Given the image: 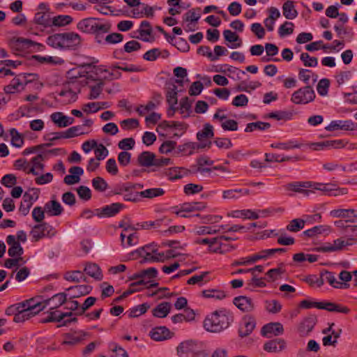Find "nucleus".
Masks as SVG:
<instances>
[{"instance_id": "1", "label": "nucleus", "mask_w": 357, "mask_h": 357, "mask_svg": "<svg viewBox=\"0 0 357 357\" xmlns=\"http://www.w3.org/2000/svg\"><path fill=\"white\" fill-rule=\"evenodd\" d=\"M234 321L232 312L226 309L215 310L204 321V328L211 333H220L228 328Z\"/></svg>"}, {"instance_id": "2", "label": "nucleus", "mask_w": 357, "mask_h": 357, "mask_svg": "<svg viewBox=\"0 0 357 357\" xmlns=\"http://www.w3.org/2000/svg\"><path fill=\"white\" fill-rule=\"evenodd\" d=\"M315 98V93L310 86H305L294 92L291 100L295 104H307Z\"/></svg>"}, {"instance_id": "3", "label": "nucleus", "mask_w": 357, "mask_h": 357, "mask_svg": "<svg viewBox=\"0 0 357 357\" xmlns=\"http://www.w3.org/2000/svg\"><path fill=\"white\" fill-rule=\"evenodd\" d=\"M202 344L192 340L181 342L177 347V354L180 357H195L202 348Z\"/></svg>"}, {"instance_id": "4", "label": "nucleus", "mask_w": 357, "mask_h": 357, "mask_svg": "<svg viewBox=\"0 0 357 357\" xmlns=\"http://www.w3.org/2000/svg\"><path fill=\"white\" fill-rule=\"evenodd\" d=\"M30 234L34 241H38L40 239L45 236H54L55 231L52 226L47 222H43L34 225Z\"/></svg>"}, {"instance_id": "5", "label": "nucleus", "mask_w": 357, "mask_h": 357, "mask_svg": "<svg viewBox=\"0 0 357 357\" xmlns=\"http://www.w3.org/2000/svg\"><path fill=\"white\" fill-rule=\"evenodd\" d=\"M97 18L89 17L79 21L77 25L79 30L84 33H93L96 30H106V27L100 26L101 24L98 23Z\"/></svg>"}, {"instance_id": "6", "label": "nucleus", "mask_w": 357, "mask_h": 357, "mask_svg": "<svg viewBox=\"0 0 357 357\" xmlns=\"http://www.w3.org/2000/svg\"><path fill=\"white\" fill-rule=\"evenodd\" d=\"M124 206H125L121 203H112L109 205L105 206L102 208H96L95 210L96 215L99 218L113 217L119 213Z\"/></svg>"}, {"instance_id": "7", "label": "nucleus", "mask_w": 357, "mask_h": 357, "mask_svg": "<svg viewBox=\"0 0 357 357\" xmlns=\"http://www.w3.org/2000/svg\"><path fill=\"white\" fill-rule=\"evenodd\" d=\"M96 68L95 66H93L91 63H84L82 66H79L77 68H74L70 69L66 73V79H86L87 80L89 79L88 75L89 72L84 68Z\"/></svg>"}, {"instance_id": "8", "label": "nucleus", "mask_w": 357, "mask_h": 357, "mask_svg": "<svg viewBox=\"0 0 357 357\" xmlns=\"http://www.w3.org/2000/svg\"><path fill=\"white\" fill-rule=\"evenodd\" d=\"M345 145L342 139L326 140L319 142L311 143L309 146L314 151H320L331 149H340Z\"/></svg>"}, {"instance_id": "9", "label": "nucleus", "mask_w": 357, "mask_h": 357, "mask_svg": "<svg viewBox=\"0 0 357 357\" xmlns=\"http://www.w3.org/2000/svg\"><path fill=\"white\" fill-rule=\"evenodd\" d=\"M284 333V328L280 322H271L265 324L261 329L262 336L271 338L273 336H278Z\"/></svg>"}, {"instance_id": "10", "label": "nucleus", "mask_w": 357, "mask_h": 357, "mask_svg": "<svg viewBox=\"0 0 357 357\" xmlns=\"http://www.w3.org/2000/svg\"><path fill=\"white\" fill-rule=\"evenodd\" d=\"M256 326V321L254 317L245 316L243 317L238 328V335L241 337L248 336Z\"/></svg>"}, {"instance_id": "11", "label": "nucleus", "mask_w": 357, "mask_h": 357, "mask_svg": "<svg viewBox=\"0 0 357 357\" xmlns=\"http://www.w3.org/2000/svg\"><path fill=\"white\" fill-rule=\"evenodd\" d=\"M82 43V39L78 33L74 32H64L63 40V49L76 50Z\"/></svg>"}, {"instance_id": "12", "label": "nucleus", "mask_w": 357, "mask_h": 357, "mask_svg": "<svg viewBox=\"0 0 357 357\" xmlns=\"http://www.w3.org/2000/svg\"><path fill=\"white\" fill-rule=\"evenodd\" d=\"M27 77H32V79L37 77V75L34 73H22L15 77L11 83L4 87V92L6 94L14 93L18 87L23 85L22 79H26Z\"/></svg>"}, {"instance_id": "13", "label": "nucleus", "mask_w": 357, "mask_h": 357, "mask_svg": "<svg viewBox=\"0 0 357 357\" xmlns=\"http://www.w3.org/2000/svg\"><path fill=\"white\" fill-rule=\"evenodd\" d=\"M87 84L86 79H68L63 83V88L69 91V93L73 94L74 100L77 99V93H80L81 89Z\"/></svg>"}, {"instance_id": "14", "label": "nucleus", "mask_w": 357, "mask_h": 357, "mask_svg": "<svg viewBox=\"0 0 357 357\" xmlns=\"http://www.w3.org/2000/svg\"><path fill=\"white\" fill-rule=\"evenodd\" d=\"M357 123H355L351 120H336L332 121L331 123L327 126L325 129L327 131L333 132L337 130H354L356 128Z\"/></svg>"}, {"instance_id": "15", "label": "nucleus", "mask_w": 357, "mask_h": 357, "mask_svg": "<svg viewBox=\"0 0 357 357\" xmlns=\"http://www.w3.org/2000/svg\"><path fill=\"white\" fill-rule=\"evenodd\" d=\"M233 303L240 310L244 312H250L255 309V303L252 299L245 296H236L233 300Z\"/></svg>"}, {"instance_id": "16", "label": "nucleus", "mask_w": 357, "mask_h": 357, "mask_svg": "<svg viewBox=\"0 0 357 357\" xmlns=\"http://www.w3.org/2000/svg\"><path fill=\"white\" fill-rule=\"evenodd\" d=\"M121 191L116 192V194H123V199L125 201L132 202H138L140 201V194L139 192L135 191L134 189L131 188V183H127L121 185Z\"/></svg>"}, {"instance_id": "17", "label": "nucleus", "mask_w": 357, "mask_h": 357, "mask_svg": "<svg viewBox=\"0 0 357 357\" xmlns=\"http://www.w3.org/2000/svg\"><path fill=\"white\" fill-rule=\"evenodd\" d=\"M318 309L325 310L331 312H339L347 314L350 312V309L341 304L329 301H321L319 302Z\"/></svg>"}, {"instance_id": "18", "label": "nucleus", "mask_w": 357, "mask_h": 357, "mask_svg": "<svg viewBox=\"0 0 357 357\" xmlns=\"http://www.w3.org/2000/svg\"><path fill=\"white\" fill-rule=\"evenodd\" d=\"M20 303L22 307L26 308L34 315L38 314L45 308V300L43 302H39L32 298L20 302Z\"/></svg>"}, {"instance_id": "19", "label": "nucleus", "mask_w": 357, "mask_h": 357, "mask_svg": "<svg viewBox=\"0 0 357 357\" xmlns=\"http://www.w3.org/2000/svg\"><path fill=\"white\" fill-rule=\"evenodd\" d=\"M10 46L17 51H24L31 47H35L36 46H41V44L30 39L17 38L11 41Z\"/></svg>"}, {"instance_id": "20", "label": "nucleus", "mask_w": 357, "mask_h": 357, "mask_svg": "<svg viewBox=\"0 0 357 357\" xmlns=\"http://www.w3.org/2000/svg\"><path fill=\"white\" fill-rule=\"evenodd\" d=\"M155 252H144L143 249H137L136 250L130 253V258L136 259L138 257H142L143 259L141 261V263H144L145 261H161L163 262V259L158 258V256L155 255Z\"/></svg>"}, {"instance_id": "21", "label": "nucleus", "mask_w": 357, "mask_h": 357, "mask_svg": "<svg viewBox=\"0 0 357 357\" xmlns=\"http://www.w3.org/2000/svg\"><path fill=\"white\" fill-rule=\"evenodd\" d=\"M317 322L315 316H310L303 319L298 326V332L301 336L307 335L313 329Z\"/></svg>"}, {"instance_id": "22", "label": "nucleus", "mask_w": 357, "mask_h": 357, "mask_svg": "<svg viewBox=\"0 0 357 357\" xmlns=\"http://www.w3.org/2000/svg\"><path fill=\"white\" fill-rule=\"evenodd\" d=\"M69 172L70 174L64 177L63 182L67 185H73L79 182L80 176L84 174V170L80 167L73 166L70 168Z\"/></svg>"}, {"instance_id": "23", "label": "nucleus", "mask_w": 357, "mask_h": 357, "mask_svg": "<svg viewBox=\"0 0 357 357\" xmlns=\"http://www.w3.org/2000/svg\"><path fill=\"white\" fill-rule=\"evenodd\" d=\"M286 347L285 341L282 338H276L266 342L264 344V349L268 352L278 353L282 351Z\"/></svg>"}, {"instance_id": "24", "label": "nucleus", "mask_w": 357, "mask_h": 357, "mask_svg": "<svg viewBox=\"0 0 357 357\" xmlns=\"http://www.w3.org/2000/svg\"><path fill=\"white\" fill-rule=\"evenodd\" d=\"M149 335L153 340L162 341L170 338L171 333L165 326H158L151 329Z\"/></svg>"}, {"instance_id": "25", "label": "nucleus", "mask_w": 357, "mask_h": 357, "mask_svg": "<svg viewBox=\"0 0 357 357\" xmlns=\"http://www.w3.org/2000/svg\"><path fill=\"white\" fill-rule=\"evenodd\" d=\"M67 294L66 293H59L54 294L51 298L45 300V307L51 305L50 310H53L57 307H59L66 302Z\"/></svg>"}, {"instance_id": "26", "label": "nucleus", "mask_w": 357, "mask_h": 357, "mask_svg": "<svg viewBox=\"0 0 357 357\" xmlns=\"http://www.w3.org/2000/svg\"><path fill=\"white\" fill-rule=\"evenodd\" d=\"M321 276L324 278V282H327L334 288L337 289H347L349 284L347 283H342L337 281L334 273L328 271H324L321 272Z\"/></svg>"}, {"instance_id": "27", "label": "nucleus", "mask_w": 357, "mask_h": 357, "mask_svg": "<svg viewBox=\"0 0 357 357\" xmlns=\"http://www.w3.org/2000/svg\"><path fill=\"white\" fill-rule=\"evenodd\" d=\"M88 335V333L82 331L73 334L67 333L65 335V338L62 342V344L75 345L79 343L82 340H84Z\"/></svg>"}, {"instance_id": "28", "label": "nucleus", "mask_w": 357, "mask_h": 357, "mask_svg": "<svg viewBox=\"0 0 357 357\" xmlns=\"http://www.w3.org/2000/svg\"><path fill=\"white\" fill-rule=\"evenodd\" d=\"M44 210L50 216H59L63 212L62 206L56 200H50L46 202Z\"/></svg>"}, {"instance_id": "29", "label": "nucleus", "mask_w": 357, "mask_h": 357, "mask_svg": "<svg viewBox=\"0 0 357 357\" xmlns=\"http://www.w3.org/2000/svg\"><path fill=\"white\" fill-rule=\"evenodd\" d=\"M52 121L55 123L59 128L67 127L73 123L75 119L63 114L62 112H54L51 115Z\"/></svg>"}, {"instance_id": "30", "label": "nucleus", "mask_w": 357, "mask_h": 357, "mask_svg": "<svg viewBox=\"0 0 357 357\" xmlns=\"http://www.w3.org/2000/svg\"><path fill=\"white\" fill-rule=\"evenodd\" d=\"M84 272L89 276L97 280H101L102 274L98 264L92 262H86L84 268Z\"/></svg>"}, {"instance_id": "31", "label": "nucleus", "mask_w": 357, "mask_h": 357, "mask_svg": "<svg viewBox=\"0 0 357 357\" xmlns=\"http://www.w3.org/2000/svg\"><path fill=\"white\" fill-rule=\"evenodd\" d=\"M206 206L204 202H185L181 206V208L175 211L176 214H179L183 212H192L195 211H202Z\"/></svg>"}, {"instance_id": "32", "label": "nucleus", "mask_w": 357, "mask_h": 357, "mask_svg": "<svg viewBox=\"0 0 357 357\" xmlns=\"http://www.w3.org/2000/svg\"><path fill=\"white\" fill-rule=\"evenodd\" d=\"M155 153L151 151H143L137 157V162L141 167H149L153 166Z\"/></svg>"}, {"instance_id": "33", "label": "nucleus", "mask_w": 357, "mask_h": 357, "mask_svg": "<svg viewBox=\"0 0 357 357\" xmlns=\"http://www.w3.org/2000/svg\"><path fill=\"white\" fill-rule=\"evenodd\" d=\"M223 36L225 40L229 43H232L229 47L231 49L239 47L242 45V40L240 37L234 32L231 30L226 29L223 31Z\"/></svg>"}, {"instance_id": "34", "label": "nucleus", "mask_w": 357, "mask_h": 357, "mask_svg": "<svg viewBox=\"0 0 357 357\" xmlns=\"http://www.w3.org/2000/svg\"><path fill=\"white\" fill-rule=\"evenodd\" d=\"M310 186L311 185L309 182H294L289 183L286 188L288 190L296 192H303L305 195H308L310 193H312L313 191L303 188H307Z\"/></svg>"}, {"instance_id": "35", "label": "nucleus", "mask_w": 357, "mask_h": 357, "mask_svg": "<svg viewBox=\"0 0 357 357\" xmlns=\"http://www.w3.org/2000/svg\"><path fill=\"white\" fill-rule=\"evenodd\" d=\"M171 303L169 302H163L158 304L152 310V314L154 317L158 318L166 317L171 310Z\"/></svg>"}, {"instance_id": "36", "label": "nucleus", "mask_w": 357, "mask_h": 357, "mask_svg": "<svg viewBox=\"0 0 357 357\" xmlns=\"http://www.w3.org/2000/svg\"><path fill=\"white\" fill-rule=\"evenodd\" d=\"M282 13L284 17L288 20H294L298 16V13L295 9L293 1L287 0L283 3Z\"/></svg>"}, {"instance_id": "37", "label": "nucleus", "mask_w": 357, "mask_h": 357, "mask_svg": "<svg viewBox=\"0 0 357 357\" xmlns=\"http://www.w3.org/2000/svg\"><path fill=\"white\" fill-rule=\"evenodd\" d=\"M216 238H218L217 244H218L219 245H218V247L214 248V250H213V252L224 253V252H229V251L232 250L233 249H234V246H230V249L229 248H225V247L226 246V243H223L222 241L223 240L224 241H235L238 238L222 235L220 236L216 237Z\"/></svg>"}, {"instance_id": "38", "label": "nucleus", "mask_w": 357, "mask_h": 357, "mask_svg": "<svg viewBox=\"0 0 357 357\" xmlns=\"http://www.w3.org/2000/svg\"><path fill=\"white\" fill-rule=\"evenodd\" d=\"M52 20L50 13L48 12H38L35 14L33 22L45 27L52 26Z\"/></svg>"}, {"instance_id": "39", "label": "nucleus", "mask_w": 357, "mask_h": 357, "mask_svg": "<svg viewBox=\"0 0 357 357\" xmlns=\"http://www.w3.org/2000/svg\"><path fill=\"white\" fill-rule=\"evenodd\" d=\"M176 128L178 130H183V132H185L187 129V125L184 123L179 122V121H163L161 122L157 128V132H159L160 130H165L167 128Z\"/></svg>"}, {"instance_id": "40", "label": "nucleus", "mask_w": 357, "mask_h": 357, "mask_svg": "<svg viewBox=\"0 0 357 357\" xmlns=\"http://www.w3.org/2000/svg\"><path fill=\"white\" fill-rule=\"evenodd\" d=\"M67 290L72 291L73 298H77L81 296L89 294L92 290V287L86 284H81L70 287L67 289Z\"/></svg>"}, {"instance_id": "41", "label": "nucleus", "mask_w": 357, "mask_h": 357, "mask_svg": "<svg viewBox=\"0 0 357 357\" xmlns=\"http://www.w3.org/2000/svg\"><path fill=\"white\" fill-rule=\"evenodd\" d=\"M63 278L68 282H79L82 280L84 282H86V277L84 275V273L81 271H67L64 275Z\"/></svg>"}, {"instance_id": "42", "label": "nucleus", "mask_w": 357, "mask_h": 357, "mask_svg": "<svg viewBox=\"0 0 357 357\" xmlns=\"http://www.w3.org/2000/svg\"><path fill=\"white\" fill-rule=\"evenodd\" d=\"M153 32L151 25L149 22L144 20L141 22L139 33L141 36L140 39L145 42H152L154 40V38L149 39L148 38H144V36H151Z\"/></svg>"}, {"instance_id": "43", "label": "nucleus", "mask_w": 357, "mask_h": 357, "mask_svg": "<svg viewBox=\"0 0 357 357\" xmlns=\"http://www.w3.org/2000/svg\"><path fill=\"white\" fill-rule=\"evenodd\" d=\"M330 231V227L326 225H318L311 229H307L303 232V235L309 238H312L318 234L327 233Z\"/></svg>"}, {"instance_id": "44", "label": "nucleus", "mask_w": 357, "mask_h": 357, "mask_svg": "<svg viewBox=\"0 0 357 357\" xmlns=\"http://www.w3.org/2000/svg\"><path fill=\"white\" fill-rule=\"evenodd\" d=\"M271 123L268 122H263V121H256L252 123H249L246 125V127L245 128V132H250L255 130H266L271 128Z\"/></svg>"}, {"instance_id": "45", "label": "nucleus", "mask_w": 357, "mask_h": 357, "mask_svg": "<svg viewBox=\"0 0 357 357\" xmlns=\"http://www.w3.org/2000/svg\"><path fill=\"white\" fill-rule=\"evenodd\" d=\"M63 33H55L50 36L47 39V43L54 48L63 49Z\"/></svg>"}, {"instance_id": "46", "label": "nucleus", "mask_w": 357, "mask_h": 357, "mask_svg": "<svg viewBox=\"0 0 357 357\" xmlns=\"http://www.w3.org/2000/svg\"><path fill=\"white\" fill-rule=\"evenodd\" d=\"M301 144L295 140H290L283 143H273L271 144V147L282 150L299 149L301 147Z\"/></svg>"}, {"instance_id": "47", "label": "nucleus", "mask_w": 357, "mask_h": 357, "mask_svg": "<svg viewBox=\"0 0 357 357\" xmlns=\"http://www.w3.org/2000/svg\"><path fill=\"white\" fill-rule=\"evenodd\" d=\"M213 136V127L209 123H206L204 128L197 133V139L199 142H202L206 138H212Z\"/></svg>"}, {"instance_id": "48", "label": "nucleus", "mask_w": 357, "mask_h": 357, "mask_svg": "<svg viewBox=\"0 0 357 357\" xmlns=\"http://www.w3.org/2000/svg\"><path fill=\"white\" fill-rule=\"evenodd\" d=\"M141 197L153 199L154 197L162 196L165 190L160 188H149L139 192Z\"/></svg>"}, {"instance_id": "49", "label": "nucleus", "mask_w": 357, "mask_h": 357, "mask_svg": "<svg viewBox=\"0 0 357 357\" xmlns=\"http://www.w3.org/2000/svg\"><path fill=\"white\" fill-rule=\"evenodd\" d=\"M306 221L301 218L293 219L287 225L286 229L290 232H298L304 228Z\"/></svg>"}, {"instance_id": "50", "label": "nucleus", "mask_w": 357, "mask_h": 357, "mask_svg": "<svg viewBox=\"0 0 357 357\" xmlns=\"http://www.w3.org/2000/svg\"><path fill=\"white\" fill-rule=\"evenodd\" d=\"M178 90L175 84H172V87L169 88L166 93L167 102L171 107L175 106L178 102Z\"/></svg>"}, {"instance_id": "51", "label": "nucleus", "mask_w": 357, "mask_h": 357, "mask_svg": "<svg viewBox=\"0 0 357 357\" xmlns=\"http://www.w3.org/2000/svg\"><path fill=\"white\" fill-rule=\"evenodd\" d=\"M149 307L150 305L148 303H145L131 308L127 312H128L129 317H137L144 314Z\"/></svg>"}, {"instance_id": "52", "label": "nucleus", "mask_w": 357, "mask_h": 357, "mask_svg": "<svg viewBox=\"0 0 357 357\" xmlns=\"http://www.w3.org/2000/svg\"><path fill=\"white\" fill-rule=\"evenodd\" d=\"M33 316L35 315L32 314V313L27 310L26 308L20 307L17 314H15V317H14L13 321L15 323H22L26 320L29 319Z\"/></svg>"}, {"instance_id": "53", "label": "nucleus", "mask_w": 357, "mask_h": 357, "mask_svg": "<svg viewBox=\"0 0 357 357\" xmlns=\"http://www.w3.org/2000/svg\"><path fill=\"white\" fill-rule=\"evenodd\" d=\"M200 8H196L188 10L186 13L183 16V21L185 22H197L200 18Z\"/></svg>"}, {"instance_id": "54", "label": "nucleus", "mask_w": 357, "mask_h": 357, "mask_svg": "<svg viewBox=\"0 0 357 357\" xmlns=\"http://www.w3.org/2000/svg\"><path fill=\"white\" fill-rule=\"evenodd\" d=\"M72 21L73 18L70 15H60L52 18V25L63 26L69 24Z\"/></svg>"}, {"instance_id": "55", "label": "nucleus", "mask_w": 357, "mask_h": 357, "mask_svg": "<svg viewBox=\"0 0 357 357\" xmlns=\"http://www.w3.org/2000/svg\"><path fill=\"white\" fill-rule=\"evenodd\" d=\"M293 113L286 111L271 112L265 118L275 119L277 120H289L292 118Z\"/></svg>"}, {"instance_id": "56", "label": "nucleus", "mask_w": 357, "mask_h": 357, "mask_svg": "<svg viewBox=\"0 0 357 357\" xmlns=\"http://www.w3.org/2000/svg\"><path fill=\"white\" fill-rule=\"evenodd\" d=\"M110 68L112 70L119 69L127 73L140 72L142 70L141 67L135 66L133 64H124L123 66H119L116 63L112 65Z\"/></svg>"}, {"instance_id": "57", "label": "nucleus", "mask_w": 357, "mask_h": 357, "mask_svg": "<svg viewBox=\"0 0 357 357\" xmlns=\"http://www.w3.org/2000/svg\"><path fill=\"white\" fill-rule=\"evenodd\" d=\"M10 134L13 146L17 148L22 147L24 144V139L22 135L15 128L10 129Z\"/></svg>"}, {"instance_id": "58", "label": "nucleus", "mask_w": 357, "mask_h": 357, "mask_svg": "<svg viewBox=\"0 0 357 357\" xmlns=\"http://www.w3.org/2000/svg\"><path fill=\"white\" fill-rule=\"evenodd\" d=\"M202 295L204 298H214L216 299L222 300L226 297V294L223 291L216 289H206L202 291Z\"/></svg>"}, {"instance_id": "59", "label": "nucleus", "mask_w": 357, "mask_h": 357, "mask_svg": "<svg viewBox=\"0 0 357 357\" xmlns=\"http://www.w3.org/2000/svg\"><path fill=\"white\" fill-rule=\"evenodd\" d=\"M92 186L98 192H104L107 189L108 184L103 178L97 176L93 178Z\"/></svg>"}, {"instance_id": "60", "label": "nucleus", "mask_w": 357, "mask_h": 357, "mask_svg": "<svg viewBox=\"0 0 357 357\" xmlns=\"http://www.w3.org/2000/svg\"><path fill=\"white\" fill-rule=\"evenodd\" d=\"M294 23L286 21L278 29V33L281 38L290 35L294 32Z\"/></svg>"}, {"instance_id": "61", "label": "nucleus", "mask_w": 357, "mask_h": 357, "mask_svg": "<svg viewBox=\"0 0 357 357\" xmlns=\"http://www.w3.org/2000/svg\"><path fill=\"white\" fill-rule=\"evenodd\" d=\"M64 138L68 139L84 134L82 131V126H73L63 132Z\"/></svg>"}, {"instance_id": "62", "label": "nucleus", "mask_w": 357, "mask_h": 357, "mask_svg": "<svg viewBox=\"0 0 357 357\" xmlns=\"http://www.w3.org/2000/svg\"><path fill=\"white\" fill-rule=\"evenodd\" d=\"M300 59L305 67H316L318 64L317 58L310 56V54L306 52L302 53Z\"/></svg>"}, {"instance_id": "63", "label": "nucleus", "mask_w": 357, "mask_h": 357, "mask_svg": "<svg viewBox=\"0 0 357 357\" xmlns=\"http://www.w3.org/2000/svg\"><path fill=\"white\" fill-rule=\"evenodd\" d=\"M330 86V81L328 79L323 78L319 80L317 86L318 93L321 96H325L328 94V89Z\"/></svg>"}, {"instance_id": "64", "label": "nucleus", "mask_w": 357, "mask_h": 357, "mask_svg": "<svg viewBox=\"0 0 357 357\" xmlns=\"http://www.w3.org/2000/svg\"><path fill=\"white\" fill-rule=\"evenodd\" d=\"M176 146V142L172 140L165 141L159 147V152L162 154L171 153Z\"/></svg>"}]
</instances>
